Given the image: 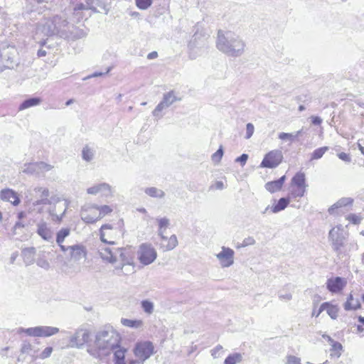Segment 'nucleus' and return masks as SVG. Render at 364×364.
<instances>
[{
    "label": "nucleus",
    "mask_w": 364,
    "mask_h": 364,
    "mask_svg": "<svg viewBox=\"0 0 364 364\" xmlns=\"http://www.w3.org/2000/svg\"><path fill=\"white\" fill-rule=\"evenodd\" d=\"M123 235V230L119 226L110 224H104L100 229V237L102 242L113 245L114 242L112 240L120 238Z\"/></svg>",
    "instance_id": "423d86ee"
},
{
    "label": "nucleus",
    "mask_w": 364,
    "mask_h": 364,
    "mask_svg": "<svg viewBox=\"0 0 364 364\" xmlns=\"http://www.w3.org/2000/svg\"><path fill=\"white\" fill-rule=\"evenodd\" d=\"M153 3V0H135L136 7L141 10L149 9Z\"/></svg>",
    "instance_id": "49530a36"
},
{
    "label": "nucleus",
    "mask_w": 364,
    "mask_h": 364,
    "mask_svg": "<svg viewBox=\"0 0 364 364\" xmlns=\"http://www.w3.org/2000/svg\"><path fill=\"white\" fill-rule=\"evenodd\" d=\"M82 220L85 223L93 224V223H96L100 219L98 218V217L94 218V217L88 215L85 217H82Z\"/></svg>",
    "instance_id": "680f3d73"
},
{
    "label": "nucleus",
    "mask_w": 364,
    "mask_h": 364,
    "mask_svg": "<svg viewBox=\"0 0 364 364\" xmlns=\"http://www.w3.org/2000/svg\"><path fill=\"white\" fill-rule=\"evenodd\" d=\"M70 234V229L68 228H61L57 233H56V242L58 245L63 244L65 239L69 236Z\"/></svg>",
    "instance_id": "f704fd0d"
},
{
    "label": "nucleus",
    "mask_w": 364,
    "mask_h": 364,
    "mask_svg": "<svg viewBox=\"0 0 364 364\" xmlns=\"http://www.w3.org/2000/svg\"><path fill=\"white\" fill-rule=\"evenodd\" d=\"M223 147L222 146H220L219 147V149L217 150L216 152H215L212 156H211V159H212V161L215 163H218L220 161L223 156Z\"/></svg>",
    "instance_id": "8fccbe9b"
},
{
    "label": "nucleus",
    "mask_w": 364,
    "mask_h": 364,
    "mask_svg": "<svg viewBox=\"0 0 364 364\" xmlns=\"http://www.w3.org/2000/svg\"><path fill=\"white\" fill-rule=\"evenodd\" d=\"M34 206L40 205H55L60 201V198L55 194H51L48 188L36 186L33 189Z\"/></svg>",
    "instance_id": "20e7f679"
},
{
    "label": "nucleus",
    "mask_w": 364,
    "mask_h": 364,
    "mask_svg": "<svg viewBox=\"0 0 364 364\" xmlns=\"http://www.w3.org/2000/svg\"><path fill=\"white\" fill-rule=\"evenodd\" d=\"M181 100V98L178 97L176 95L174 91L171 90L164 94L162 100L161 102H163L165 106L169 107L175 102Z\"/></svg>",
    "instance_id": "b1692460"
},
{
    "label": "nucleus",
    "mask_w": 364,
    "mask_h": 364,
    "mask_svg": "<svg viewBox=\"0 0 364 364\" xmlns=\"http://www.w3.org/2000/svg\"><path fill=\"white\" fill-rule=\"evenodd\" d=\"M279 139L281 140H290L291 141H294L296 139H297V136L295 133H286V132H281L279 134Z\"/></svg>",
    "instance_id": "09e8293b"
},
{
    "label": "nucleus",
    "mask_w": 364,
    "mask_h": 364,
    "mask_svg": "<svg viewBox=\"0 0 364 364\" xmlns=\"http://www.w3.org/2000/svg\"><path fill=\"white\" fill-rule=\"evenodd\" d=\"M36 264L38 267L46 270L50 268L49 262L44 258H38L36 261Z\"/></svg>",
    "instance_id": "5fc2aeb1"
},
{
    "label": "nucleus",
    "mask_w": 364,
    "mask_h": 364,
    "mask_svg": "<svg viewBox=\"0 0 364 364\" xmlns=\"http://www.w3.org/2000/svg\"><path fill=\"white\" fill-rule=\"evenodd\" d=\"M285 180L286 176H282L277 180L269 181L265 184V188L272 193L277 192L282 189Z\"/></svg>",
    "instance_id": "6ab92c4d"
},
{
    "label": "nucleus",
    "mask_w": 364,
    "mask_h": 364,
    "mask_svg": "<svg viewBox=\"0 0 364 364\" xmlns=\"http://www.w3.org/2000/svg\"><path fill=\"white\" fill-rule=\"evenodd\" d=\"M248 159V154H242L240 156L235 159V162L240 163L242 166H245Z\"/></svg>",
    "instance_id": "052dcab7"
},
{
    "label": "nucleus",
    "mask_w": 364,
    "mask_h": 364,
    "mask_svg": "<svg viewBox=\"0 0 364 364\" xmlns=\"http://www.w3.org/2000/svg\"><path fill=\"white\" fill-rule=\"evenodd\" d=\"M144 193L154 198L162 199L165 197V192L156 187H148L144 188Z\"/></svg>",
    "instance_id": "cd10ccee"
},
{
    "label": "nucleus",
    "mask_w": 364,
    "mask_h": 364,
    "mask_svg": "<svg viewBox=\"0 0 364 364\" xmlns=\"http://www.w3.org/2000/svg\"><path fill=\"white\" fill-rule=\"evenodd\" d=\"M87 193L91 195L101 193L102 196L106 198L112 196V187L107 183H99L89 188Z\"/></svg>",
    "instance_id": "4468645a"
},
{
    "label": "nucleus",
    "mask_w": 364,
    "mask_h": 364,
    "mask_svg": "<svg viewBox=\"0 0 364 364\" xmlns=\"http://www.w3.org/2000/svg\"><path fill=\"white\" fill-rule=\"evenodd\" d=\"M144 311L150 314L154 311V304L149 300H144L141 303Z\"/></svg>",
    "instance_id": "de8ad7c7"
},
{
    "label": "nucleus",
    "mask_w": 364,
    "mask_h": 364,
    "mask_svg": "<svg viewBox=\"0 0 364 364\" xmlns=\"http://www.w3.org/2000/svg\"><path fill=\"white\" fill-rule=\"evenodd\" d=\"M306 192V187L304 186H291V190L289 194V196L290 199L292 198H301L303 197Z\"/></svg>",
    "instance_id": "c756f323"
},
{
    "label": "nucleus",
    "mask_w": 364,
    "mask_h": 364,
    "mask_svg": "<svg viewBox=\"0 0 364 364\" xmlns=\"http://www.w3.org/2000/svg\"><path fill=\"white\" fill-rule=\"evenodd\" d=\"M255 127L252 123H247L246 125V134L245 138L250 139L254 133Z\"/></svg>",
    "instance_id": "6e6d98bb"
},
{
    "label": "nucleus",
    "mask_w": 364,
    "mask_h": 364,
    "mask_svg": "<svg viewBox=\"0 0 364 364\" xmlns=\"http://www.w3.org/2000/svg\"><path fill=\"white\" fill-rule=\"evenodd\" d=\"M35 254L36 248L33 247H26L22 250L21 255L26 266L33 263Z\"/></svg>",
    "instance_id": "4be33fe9"
},
{
    "label": "nucleus",
    "mask_w": 364,
    "mask_h": 364,
    "mask_svg": "<svg viewBox=\"0 0 364 364\" xmlns=\"http://www.w3.org/2000/svg\"><path fill=\"white\" fill-rule=\"evenodd\" d=\"M234 254L231 248L222 247L221 252L217 254L216 257L223 267H228L234 263Z\"/></svg>",
    "instance_id": "ddd939ff"
},
{
    "label": "nucleus",
    "mask_w": 364,
    "mask_h": 364,
    "mask_svg": "<svg viewBox=\"0 0 364 364\" xmlns=\"http://www.w3.org/2000/svg\"><path fill=\"white\" fill-rule=\"evenodd\" d=\"M168 107L164 105L163 102H160L156 108L153 110L152 114L156 119H161L164 114L161 113L164 109H167Z\"/></svg>",
    "instance_id": "79ce46f5"
},
{
    "label": "nucleus",
    "mask_w": 364,
    "mask_h": 364,
    "mask_svg": "<svg viewBox=\"0 0 364 364\" xmlns=\"http://www.w3.org/2000/svg\"><path fill=\"white\" fill-rule=\"evenodd\" d=\"M287 364H301L300 359L293 355H289L287 358Z\"/></svg>",
    "instance_id": "338daca9"
},
{
    "label": "nucleus",
    "mask_w": 364,
    "mask_h": 364,
    "mask_svg": "<svg viewBox=\"0 0 364 364\" xmlns=\"http://www.w3.org/2000/svg\"><path fill=\"white\" fill-rule=\"evenodd\" d=\"M70 250V256L75 261L80 260L82 258L85 257L87 254L85 247L81 245H72Z\"/></svg>",
    "instance_id": "aec40b11"
},
{
    "label": "nucleus",
    "mask_w": 364,
    "mask_h": 364,
    "mask_svg": "<svg viewBox=\"0 0 364 364\" xmlns=\"http://www.w3.org/2000/svg\"><path fill=\"white\" fill-rule=\"evenodd\" d=\"M94 157V151L87 145L85 146L82 151V158L86 161H90Z\"/></svg>",
    "instance_id": "ea45409f"
},
{
    "label": "nucleus",
    "mask_w": 364,
    "mask_h": 364,
    "mask_svg": "<svg viewBox=\"0 0 364 364\" xmlns=\"http://www.w3.org/2000/svg\"><path fill=\"white\" fill-rule=\"evenodd\" d=\"M99 254L103 260L110 263H114L117 261V252H113L109 247H101L99 249Z\"/></svg>",
    "instance_id": "412c9836"
},
{
    "label": "nucleus",
    "mask_w": 364,
    "mask_h": 364,
    "mask_svg": "<svg viewBox=\"0 0 364 364\" xmlns=\"http://www.w3.org/2000/svg\"><path fill=\"white\" fill-rule=\"evenodd\" d=\"M328 316L333 318L336 319L338 316V308L337 306L332 305L328 302V305L326 306V309Z\"/></svg>",
    "instance_id": "37998d69"
},
{
    "label": "nucleus",
    "mask_w": 364,
    "mask_h": 364,
    "mask_svg": "<svg viewBox=\"0 0 364 364\" xmlns=\"http://www.w3.org/2000/svg\"><path fill=\"white\" fill-rule=\"evenodd\" d=\"M255 243V240L252 237H248L243 240L242 243L241 244L240 247H247L249 245H252ZM237 247H240V246H238Z\"/></svg>",
    "instance_id": "13d9d810"
},
{
    "label": "nucleus",
    "mask_w": 364,
    "mask_h": 364,
    "mask_svg": "<svg viewBox=\"0 0 364 364\" xmlns=\"http://www.w3.org/2000/svg\"><path fill=\"white\" fill-rule=\"evenodd\" d=\"M18 333H25L29 336L40 337V326L31 327L28 328H19Z\"/></svg>",
    "instance_id": "473e14b6"
},
{
    "label": "nucleus",
    "mask_w": 364,
    "mask_h": 364,
    "mask_svg": "<svg viewBox=\"0 0 364 364\" xmlns=\"http://www.w3.org/2000/svg\"><path fill=\"white\" fill-rule=\"evenodd\" d=\"M21 353L22 354H28L35 358L36 350H33L32 345L27 341H23L21 344Z\"/></svg>",
    "instance_id": "e433bc0d"
},
{
    "label": "nucleus",
    "mask_w": 364,
    "mask_h": 364,
    "mask_svg": "<svg viewBox=\"0 0 364 364\" xmlns=\"http://www.w3.org/2000/svg\"><path fill=\"white\" fill-rule=\"evenodd\" d=\"M87 4L89 5V9L95 13H99L101 12V11H103L106 14H107L109 11L108 0H89Z\"/></svg>",
    "instance_id": "f3484780"
},
{
    "label": "nucleus",
    "mask_w": 364,
    "mask_h": 364,
    "mask_svg": "<svg viewBox=\"0 0 364 364\" xmlns=\"http://www.w3.org/2000/svg\"><path fill=\"white\" fill-rule=\"evenodd\" d=\"M23 172L28 173H38L40 172V167H38V162L37 163H31L28 164L25 169L23 170Z\"/></svg>",
    "instance_id": "a18cd8bd"
},
{
    "label": "nucleus",
    "mask_w": 364,
    "mask_h": 364,
    "mask_svg": "<svg viewBox=\"0 0 364 364\" xmlns=\"http://www.w3.org/2000/svg\"><path fill=\"white\" fill-rule=\"evenodd\" d=\"M94 208H96L97 210H98L100 212L99 215H98L99 219L102 218L105 215L110 213L112 211V209L111 208V207L109 205H101V206L95 205L94 206Z\"/></svg>",
    "instance_id": "a19ab883"
},
{
    "label": "nucleus",
    "mask_w": 364,
    "mask_h": 364,
    "mask_svg": "<svg viewBox=\"0 0 364 364\" xmlns=\"http://www.w3.org/2000/svg\"><path fill=\"white\" fill-rule=\"evenodd\" d=\"M36 232L43 240L53 242V232L46 222H41L37 225Z\"/></svg>",
    "instance_id": "2eb2a0df"
},
{
    "label": "nucleus",
    "mask_w": 364,
    "mask_h": 364,
    "mask_svg": "<svg viewBox=\"0 0 364 364\" xmlns=\"http://www.w3.org/2000/svg\"><path fill=\"white\" fill-rule=\"evenodd\" d=\"M0 198L6 202H10L14 205H17L21 200L16 192L10 188H5L0 192Z\"/></svg>",
    "instance_id": "dca6fc26"
},
{
    "label": "nucleus",
    "mask_w": 364,
    "mask_h": 364,
    "mask_svg": "<svg viewBox=\"0 0 364 364\" xmlns=\"http://www.w3.org/2000/svg\"><path fill=\"white\" fill-rule=\"evenodd\" d=\"M165 241L167 242L165 249L166 250H171L178 245L177 237L175 235H172L169 238L167 237V240Z\"/></svg>",
    "instance_id": "c03bdc74"
},
{
    "label": "nucleus",
    "mask_w": 364,
    "mask_h": 364,
    "mask_svg": "<svg viewBox=\"0 0 364 364\" xmlns=\"http://www.w3.org/2000/svg\"><path fill=\"white\" fill-rule=\"evenodd\" d=\"M223 346L221 345L216 346L213 349L211 350V355L214 358H217L220 357L221 353L223 352Z\"/></svg>",
    "instance_id": "603ef678"
},
{
    "label": "nucleus",
    "mask_w": 364,
    "mask_h": 364,
    "mask_svg": "<svg viewBox=\"0 0 364 364\" xmlns=\"http://www.w3.org/2000/svg\"><path fill=\"white\" fill-rule=\"evenodd\" d=\"M353 202V200L350 198H342L338 200L334 205H333L328 209V213L331 215L335 214V210L339 208L346 207L347 205H351Z\"/></svg>",
    "instance_id": "a878e982"
},
{
    "label": "nucleus",
    "mask_w": 364,
    "mask_h": 364,
    "mask_svg": "<svg viewBox=\"0 0 364 364\" xmlns=\"http://www.w3.org/2000/svg\"><path fill=\"white\" fill-rule=\"evenodd\" d=\"M119 334L111 326H106L97 332L95 336V346L101 350H114L120 343Z\"/></svg>",
    "instance_id": "7ed1b4c3"
},
{
    "label": "nucleus",
    "mask_w": 364,
    "mask_h": 364,
    "mask_svg": "<svg viewBox=\"0 0 364 364\" xmlns=\"http://www.w3.org/2000/svg\"><path fill=\"white\" fill-rule=\"evenodd\" d=\"M291 186L307 187L305 173L301 171L297 172L291 180Z\"/></svg>",
    "instance_id": "393cba45"
},
{
    "label": "nucleus",
    "mask_w": 364,
    "mask_h": 364,
    "mask_svg": "<svg viewBox=\"0 0 364 364\" xmlns=\"http://www.w3.org/2000/svg\"><path fill=\"white\" fill-rule=\"evenodd\" d=\"M338 158L345 161V162H350V157L349 154L345 153V152H341L338 154Z\"/></svg>",
    "instance_id": "774afa93"
},
{
    "label": "nucleus",
    "mask_w": 364,
    "mask_h": 364,
    "mask_svg": "<svg viewBox=\"0 0 364 364\" xmlns=\"http://www.w3.org/2000/svg\"><path fill=\"white\" fill-rule=\"evenodd\" d=\"M157 221L159 226V235L161 237L162 240H166L167 237L164 236L163 228H167L169 225V220L166 218H163L157 219Z\"/></svg>",
    "instance_id": "72a5a7b5"
},
{
    "label": "nucleus",
    "mask_w": 364,
    "mask_h": 364,
    "mask_svg": "<svg viewBox=\"0 0 364 364\" xmlns=\"http://www.w3.org/2000/svg\"><path fill=\"white\" fill-rule=\"evenodd\" d=\"M53 352L52 347H46L40 355V358L45 359L50 356Z\"/></svg>",
    "instance_id": "4d7b16f0"
},
{
    "label": "nucleus",
    "mask_w": 364,
    "mask_h": 364,
    "mask_svg": "<svg viewBox=\"0 0 364 364\" xmlns=\"http://www.w3.org/2000/svg\"><path fill=\"white\" fill-rule=\"evenodd\" d=\"M59 328L53 326H40V337H49L58 333Z\"/></svg>",
    "instance_id": "7c9ffc66"
},
{
    "label": "nucleus",
    "mask_w": 364,
    "mask_h": 364,
    "mask_svg": "<svg viewBox=\"0 0 364 364\" xmlns=\"http://www.w3.org/2000/svg\"><path fill=\"white\" fill-rule=\"evenodd\" d=\"M38 167H40V171H48L52 169L53 166L45 162H38Z\"/></svg>",
    "instance_id": "69168bd1"
},
{
    "label": "nucleus",
    "mask_w": 364,
    "mask_h": 364,
    "mask_svg": "<svg viewBox=\"0 0 364 364\" xmlns=\"http://www.w3.org/2000/svg\"><path fill=\"white\" fill-rule=\"evenodd\" d=\"M41 102L40 97H33L28 98L22 102V103L19 106V110H23L33 106L38 105Z\"/></svg>",
    "instance_id": "c85d7f7f"
},
{
    "label": "nucleus",
    "mask_w": 364,
    "mask_h": 364,
    "mask_svg": "<svg viewBox=\"0 0 364 364\" xmlns=\"http://www.w3.org/2000/svg\"><path fill=\"white\" fill-rule=\"evenodd\" d=\"M121 323L123 326L133 328H138L142 326V321L141 320H132V319H128V318H122Z\"/></svg>",
    "instance_id": "c9c22d12"
},
{
    "label": "nucleus",
    "mask_w": 364,
    "mask_h": 364,
    "mask_svg": "<svg viewBox=\"0 0 364 364\" xmlns=\"http://www.w3.org/2000/svg\"><path fill=\"white\" fill-rule=\"evenodd\" d=\"M242 355L238 353L230 354L224 361V364H236L242 361Z\"/></svg>",
    "instance_id": "58836bf2"
},
{
    "label": "nucleus",
    "mask_w": 364,
    "mask_h": 364,
    "mask_svg": "<svg viewBox=\"0 0 364 364\" xmlns=\"http://www.w3.org/2000/svg\"><path fill=\"white\" fill-rule=\"evenodd\" d=\"M353 295L350 294L347 298V301L344 304V309L346 311L357 310L361 308V304L358 299H355V305H352V301H353Z\"/></svg>",
    "instance_id": "2f4dec72"
},
{
    "label": "nucleus",
    "mask_w": 364,
    "mask_h": 364,
    "mask_svg": "<svg viewBox=\"0 0 364 364\" xmlns=\"http://www.w3.org/2000/svg\"><path fill=\"white\" fill-rule=\"evenodd\" d=\"M49 0H26L27 6H31L30 11H33L36 4L48 2Z\"/></svg>",
    "instance_id": "864d4df0"
},
{
    "label": "nucleus",
    "mask_w": 364,
    "mask_h": 364,
    "mask_svg": "<svg viewBox=\"0 0 364 364\" xmlns=\"http://www.w3.org/2000/svg\"><path fill=\"white\" fill-rule=\"evenodd\" d=\"M329 149L328 146H322L316 149L311 154L310 160H318L322 158L324 154Z\"/></svg>",
    "instance_id": "4c0bfd02"
},
{
    "label": "nucleus",
    "mask_w": 364,
    "mask_h": 364,
    "mask_svg": "<svg viewBox=\"0 0 364 364\" xmlns=\"http://www.w3.org/2000/svg\"><path fill=\"white\" fill-rule=\"evenodd\" d=\"M117 253H119L121 259L120 269L126 264H132L133 263V251L130 247L129 248H120L116 250Z\"/></svg>",
    "instance_id": "a211bd4d"
},
{
    "label": "nucleus",
    "mask_w": 364,
    "mask_h": 364,
    "mask_svg": "<svg viewBox=\"0 0 364 364\" xmlns=\"http://www.w3.org/2000/svg\"><path fill=\"white\" fill-rule=\"evenodd\" d=\"M156 257L157 252L150 244L143 243L139 246L137 257L141 264L149 265L154 262Z\"/></svg>",
    "instance_id": "0eeeda50"
},
{
    "label": "nucleus",
    "mask_w": 364,
    "mask_h": 364,
    "mask_svg": "<svg viewBox=\"0 0 364 364\" xmlns=\"http://www.w3.org/2000/svg\"><path fill=\"white\" fill-rule=\"evenodd\" d=\"M327 338L331 343L332 350L339 352L342 350V345L339 342L333 341L330 336H327Z\"/></svg>",
    "instance_id": "3c124183"
},
{
    "label": "nucleus",
    "mask_w": 364,
    "mask_h": 364,
    "mask_svg": "<svg viewBox=\"0 0 364 364\" xmlns=\"http://www.w3.org/2000/svg\"><path fill=\"white\" fill-rule=\"evenodd\" d=\"M289 203V197L281 198L275 204L271 206V212L273 213H277L282 210H284L288 206Z\"/></svg>",
    "instance_id": "5701e85b"
},
{
    "label": "nucleus",
    "mask_w": 364,
    "mask_h": 364,
    "mask_svg": "<svg viewBox=\"0 0 364 364\" xmlns=\"http://www.w3.org/2000/svg\"><path fill=\"white\" fill-rule=\"evenodd\" d=\"M347 219L355 225L359 224L361 220V218L355 214L348 215Z\"/></svg>",
    "instance_id": "e2e57ef3"
},
{
    "label": "nucleus",
    "mask_w": 364,
    "mask_h": 364,
    "mask_svg": "<svg viewBox=\"0 0 364 364\" xmlns=\"http://www.w3.org/2000/svg\"><path fill=\"white\" fill-rule=\"evenodd\" d=\"M114 352V363L115 364H126L125 363V353L127 349L121 347L119 345L117 348H115Z\"/></svg>",
    "instance_id": "bb28decb"
},
{
    "label": "nucleus",
    "mask_w": 364,
    "mask_h": 364,
    "mask_svg": "<svg viewBox=\"0 0 364 364\" xmlns=\"http://www.w3.org/2000/svg\"><path fill=\"white\" fill-rule=\"evenodd\" d=\"M326 288L332 294L340 293L347 284L345 278L341 277H331L326 281Z\"/></svg>",
    "instance_id": "f8f14e48"
},
{
    "label": "nucleus",
    "mask_w": 364,
    "mask_h": 364,
    "mask_svg": "<svg viewBox=\"0 0 364 364\" xmlns=\"http://www.w3.org/2000/svg\"><path fill=\"white\" fill-rule=\"evenodd\" d=\"M348 233L344 230L342 225L332 228L328 232V240L331 243L332 249L338 254L341 248L344 247Z\"/></svg>",
    "instance_id": "39448f33"
},
{
    "label": "nucleus",
    "mask_w": 364,
    "mask_h": 364,
    "mask_svg": "<svg viewBox=\"0 0 364 364\" xmlns=\"http://www.w3.org/2000/svg\"><path fill=\"white\" fill-rule=\"evenodd\" d=\"M69 22L65 14H56L45 18L43 22L38 26V30L45 36H58L61 38L67 37V30Z\"/></svg>",
    "instance_id": "f03ea898"
},
{
    "label": "nucleus",
    "mask_w": 364,
    "mask_h": 364,
    "mask_svg": "<svg viewBox=\"0 0 364 364\" xmlns=\"http://www.w3.org/2000/svg\"><path fill=\"white\" fill-rule=\"evenodd\" d=\"M283 154L281 150L274 149L265 154L259 167L274 168L278 166L283 160Z\"/></svg>",
    "instance_id": "6e6552de"
},
{
    "label": "nucleus",
    "mask_w": 364,
    "mask_h": 364,
    "mask_svg": "<svg viewBox=\"0 0 364 364\" xmlns=\"http://www.w3.org/2000/svg\"><path fill=\"white\" fill-rule=\"evenodd\" d=\"M90 341V333L88 330L78 328L70 338V346L81 348L85 343Z\"/></svg>",
    "instance_id": "1a4fd4ad"
},
{
    "label": "nucleus",
    "mask_w": 364,
    "mask_h": 364,
    "mask_svg": "<svg viewBox=\"0 0 364 364\" xmlns=\"http://www.w3.org/2000/svg\"><path fill=\"white\" fill-rule=\"evenodd\" d=\"M278 296L281 300H284V301H289L292 298V295L291 293H289V292L283 293L282 291H280L279 292Z\"/></svg>",
    "instance_id": "0e129e2a"
},
{
    "label": "nucleus",
    "mask_w": 364,
    "mask_h": 364,
    "mask_svg": "<svg viewBox=\"0 0 364 364\" xmlns=\"http://www.w3.org/2000/svg\"><path fill=\"white\" fill-rule=\"evenodd\" d=\"M16 53L15 46L7 43L0 44V59L7 63L6 67L9 68V65L13 64Z\"/></svg>",
    "instance_id": "9b49d317"
},
{
    "label": "nucleus",
    "mask_w": 364,
    "mask_h": 364,
    "mask_svg": "<svg viewBox=\"0 0 364 364\" xmlns=\"http://www.w3.org/2000/svg\"><path fill=\"white\" fill-rule=\"evenodd\" d=\"M328 305V302L323 303L318 310H314L312 312V316L318 317L322 311L326 309V306Z\"/></svg>",
    "instance_id": "bf43d9fd"
},
{
    "label": "nucleus",
    "mask_w": 364,
    "mask_h": 364,
    "mask_svg": "<svg viewBox=\"0 0 364 364\" xmlns=\"http://www.w3.org/2000/svg\"><path fill=\"white\" fill-rule=\"evenodd\" d=\"M154 346L150 341L138 343L134 348V355L141 362H144L154 353Z\"/></svg>",
    "instance_id": "9d476101"
},
{
    "label": "nucleus",
    "mask_w": 364,
    "mask_h": 364,
    "mask_svg": "<svg viewBox=\"0 0 364 364\" xmlns=\"http://www.w3.org/2000/svg\"><path fill=\"white\" fill-rule=\"evenodd\" d=\"M245 42L231 31L218 33L217 48L230 57H240L245 53Z\"/></svg>",
    "instance_id": "f257e3e1"
}]
</instances>
